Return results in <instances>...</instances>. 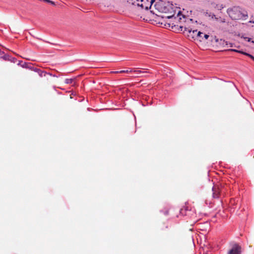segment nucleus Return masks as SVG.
Returning a JSON list of instances; mask_svg holds the SVG:
<instances>
[{
  "instance_id": "1",
  "label": "nucleus",
  "mask_w": 254,
  "mask_h": 254,
  "mask_svg": "<svg viewBox=\"0 0 254 254\" xmlns=\"http://www.w3.org/2000/svg\"><path fill=\"white\" fill-rule=\"evenodd\" d=\"M182 17H183V21L185 22V24L180 26L181 29V30L183 31L184 34L187 36L189 39L196 40L197 36H199L200 34L198 33V31L196 30H192V29L189 25V24L192 23V19L186 18L181 13L180 11H179L176 18H177L180 22H183L182 21Z\"/></svg>"
},
{
  "instance_id": "2",
  "label": "nucleus",
  "mask_w": 254,
  "mask_h": 254,
  "mask_svg": "<svg viewBox=\"0 0 254 254\" xmlns=\"http://www.w3.org/2000/svg\"><path fill=\"white\" fill-rule=\"evenodd\" d=\"M227 13L232 19L239 20L248 17L247 12L239 7L229 8Z\"/></svg>"
},
{
  "instance_id": "3",
  "label": "nucleus",
  "mask_w": 254,
  "mask_h": 254,
  "mask_svg": "<svg viewBox=\"0 0 254 254\" xmlns=\"http://www.w3.org/2000/svg\"><path fill=\"white\" fill-rule=\"evenodd\" d=\"M143 0H129V2L131 3L132 4L140 6L142 9L147 10L151 7V2H147V4L146 5H143Z\"/></svg>"
},
{
  "instance_id": "4",
  "label": "nucleus",
  "mask_w": 254,
  "mask_h": 254,
  "mask_svg": "<svg viewBox=\"0 0 254 254\" xmlns=\"http://www.w3.org/2000/svg\"><path fill=\"white\" fill-rule=\"evenodd\" d=\"M241 247L239 245L234 244L227 254H241Z\"/></svg>"
},
{
  "instance_id": "5",
  "label": "nucleus",
  "mask_w": 254,
  "mask_h": 254,
  "mask_svg": "<svg viewBox=\"0 0 254 254\" xmlns=\"http://www.w3.org/2000/svg\"><path fill=\"white\" fill-rule=\"evenodd\" d=\"M212 190L213 197L214 198H218L220 193V189L216 186H214L212 188Z\"/></svg>"
},
{
  "instance_id": "6",
  "label": "nucleus",
  "mask_w": 254,
  "mask_h": 254,
  "mask_svg": "<svg viewBox=\"0 0 254 254\" xmlns=\"http://www.w3.org/2000/svg\"><path fill=\"white\" fill-rule=\"evenodd\" d=\"M132 72L135 73L136 74H140L141 73L144 72V71H142L141 70H126V73H131Z\"/></svg>"
},
{
  "instance_id": "7",
  "label": "nucleus",
  "mask_w": 254,
  "mask_h": 254,
  "mask_svg": "<svg viewBox=\"0 0 254 254\" xmlns=\"http://www.w3.org/2000/svg\"><path fill=\"white\" fill-rule=\"evenodd\" d=\"M230 51H234V52H237V53H241V54H244L245 55L248 56L249 57H250V55H251L250 54H249L248 53L244 52L241 51H239V50H235V49H230Z\"/></svg>"
},
{
  "instance_id": "8",
  "label": "nucleus",
  "mask_w": 254,
  "mask_h": 254,
  "mask_svg": "<svg viewBox=\"0 0 254 254\" xmlns=\"http://www.w3.org/2000/svg\"><path fill=\"white\" fill-rule=\"evenodd\" d=\"M198 33H199L200 34L199 35V36H197L196 40L199 41H203L204 40V38L203 37V33L200 31H198Z\"/></svg>"
},
{
  "instance_id": "9",
  "label": "nucleus",
  "mask_w": 254,
  "mask_h": 254,
  "mask_svg": "<svg viewBox=\"0 0 254 254\" xmlns=\"http://www.w3.org/2000/svg\"><path fill=\"white\" fill-rule=\"evenodd\" d=\"M216 20L219 22V23H225L226 22V20L225 18H221V17H219V18H218V17H215Z\"/></svg>"
},
{
  "instance_id": "10",
  "label": "nucleus",
  "mask_w": 254,
  "mask_h": 254,
  "mask_svg": "<svg viewBox=\"0 0 254 254\" xmlns=\"http://www.w3.org/2000/svg\"><path fill=\"white\" fill-rule=\"evenodd\" d=\"M65 82L66 84H72L74 82V79H66L65 80Z\"/></svg>"
},
{
  "instance_id": "11",
  "label": "nucleus",
  "mask_w": 254,
  "mask_h": 254,
  "mask_svg": "<svg viewBox=\"0 0 254 254\" xmlns=\"http://www.w3.org/2000/svg\"><path fill=\"white\" fill-rule=\"evenodd\" d=\"M154 0H151L150 1H148L147 0H143V5H146L147 4V2H151V5H152L153 2H154Z\"/></svg>"
},
{
  "instance_id": "12",
  "label": "nucleus",
  "mask_w": 254,
  "mask_h": 254,
  "mask_svg": "<svg viewBox=\"0 0 254 254\" xmlns=\"http://www.w3.org/2000/svg\"><path fill=\"white\" fill-rule=\"evenodd\" d=\"M112 73H126V70H120V71H112Z\"/></svg>"
},
{
  "instance_id": "13",
  "label": "nucleus",
  "mask_w": 254,
  "mask_h": 254,
  "mask_svg": "<svg viewBox=\"0 0 254 254\" xmlns=\"http://www.w3.org/2000/svg\"><path fill=\"white\" fill-rule=\"evenodd\" d=\"M203 37L204 38V40H207L208 38L209 35H207V34H205L203 33Z\"/></svg>"
},
{
  "instance_id": "14",
  "label": "nucleus",
  "mask_w": 254,
  "mask_h": 254,
  "mask_svg": "<svg viewBox=\"0 0 254 254\" xmlns=\"http://www.w3.org/2000/svg\"><path fill=\"white\" fill-rule=\"evenodd\" d=\"M43 1H44L46 2L50 3L52 4H55L54 2H53V1H51L50 0H43Z\"/></svg>"
},
{
  "instance_id": "15",
  "label": "nucleus",
  "mask_w": 254,
  "mask_h": 254,
  "mask_svg": "<svg viewBox=\"0 0 254 254\" xmlns=\"http://www.w3.org/2000/svg\"><path fill=\"white\" fill-rule=\"evenodd\" d=\"M244 39L247 40L249 42L250 41V40H251V39L249 38H248V37H245Z\"/></svg>"
},
{
  "instance_id": "16",
  "label": "nucleus",
  "mask_w": 254,
  "mask_h": 254,
  "mask_svg": "<svg viewBox=\"0 0 254 254\" xmlns=\"http://www.w3.org/2000/svg\"><path fill=\"white\" fill-rule=\"evenodd\" d=\"M250 57L254 61V57L252 55H250Z\"/></svg>"
},
{
  "instance_id": "17",
  "label": "nucleus",
  "mask_w": 254,
  "mask_h": 254,
  "mask_svg": "<svg viewBox=\"0 0 254 254\" xmlns=\"http://www.w3.org/2000/svg\"><path fill=\"white\" fill-rule=\"evenodd\" d=\"M168 213H169L168 211H166L165 212V215H168Z\"/></svg>"
},
{
  "instance_id": "18",
  "label": "nucleus",
  "mask_w": 254,
  "mask_h": 254,
  "mask_svg": "<svg viewBox=\"0 0 254 254\" xmlns=\"http://www.w3.org/2000/svg\"><path fill=\"white\" fill-rule=\"evenodd\" d=\"M249 22V23H254V21H250Z\"/></svg>"
},
{
  "instance_id": "19",
  "label": "nucleus",
  "mask_w": 254,
  "mask_h": 254,
  "mask_svg": "<svg viewBox=\"0 0 254 254\" xmlns=\"http://www.w3.org/2000/svg\"><path fill=\"white\" fill-rule=\"evenodd\" d=\"M252 42H253V43H254V41H252Z\"/></svg>"
}]
</instances>
